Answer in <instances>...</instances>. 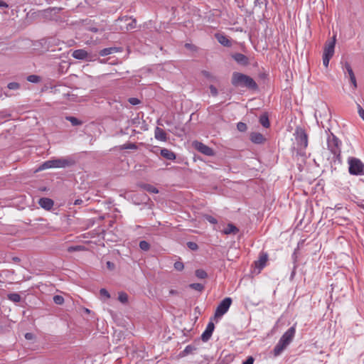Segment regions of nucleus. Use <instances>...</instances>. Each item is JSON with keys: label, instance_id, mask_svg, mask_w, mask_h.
<instances>
[{"label": "nucleus", "instance_id": "51", "mask_svg": "<svg viewBox=\"0 0 364 364\" xmlns=\"http://www.w3.org/2000/svg\"><path fill=\"white\" fill-rule=\"evenodd\" d=\"M193 349V347L191 346H187L184 350L185 352H186L187 353L191 352Z\"/></svg>", "mask_w": 364, "mask_h": 364}, {"label": "nucleus", "instance_id": "54", "mask_svg": "<svg viewBox=\"0 0 364 364\" xmlns=\"http://www.w3.org/2000/svg\"><path fill=\"white\" fill-rule=\"evenodd\" d=\"M169 294H177V291L171 289V290H170Z\"/></svg>", "mask_w": 364, "mask_h": 364}, {"label": "nucleus", "instance_id": "53", "mask_svg": "<svg viewBox=\"0 0 364 364\" xmlns=\"http://www.w3.org/2000/svg\"><path fill=\"white\" fill-rule=\"evenodd\" d=\"M107 267H109V268H110L111 267L114 266L113 263H112L111 262H107Z\"/></svg>", "mask_w": 364, "mask_h": 364}, {"label": "nucleus", "instance_id": "6", "mask_svg": "<svg viewBox=\"0 0 364 364\" xmlns=\"http://www.w3.org/2000/svg\"><path fill=\"white\" fill-rule=\"evenodd\" d=\"M232 304V299L230 297L225 298L217 306L215 317L220 318L226 314Z\"/></svg>", "mask_w": 364, "mask_h": 364}, {"label": "nucleus", "instance_id": "36", "mask_svg": "<svg viewBox=\"0 0 364 364\" xmlns=\"http://www.w3.org/2000/svg\"><path fill=\"white\" fill-rule=\"evenodd\" d=\"M186 245L190 250L193 251H196L198 249V245L194 242H188Z\"/></svg>", "mask_w": 364, "mask_h": 364}, {"label": "nucleus", "instance_id": "2", "mask_svg": "<svg viewBox=\"0 0 364 364\" xmlns=\"http://www.w3.org/2000/svg\"><path fill=\"white\" fill-rule=\"evenodd\" d=\"M232 84L235 87H245L252 90L257 88V85L253 78L240 73H233Z\"/></svg>", "mask_w": 364, "mask_h": 364}, {"label": "nucleus", "instance_id": "48", "mask_svg": "<svg viewBox=\"0 0 364 364\" xmlns=\"http://www.w3.org/2000/svg\"><path fill=\"white\" fill-rule=\"evenodd\" d=\"M254 358L251 356L248 357L246 360L243 362L242 364H253Z\"/></svg>", "mask_w": 364, "mask_h": 364}, {"label": "nucleus", "instance_id": "52", "mask_svg": "<svg viewBox=\"0 0 364 364\" xmlns=\"http://www.w3.org/2000/svg\"><path fill=\"white\" fill-rule=\"evenodd\" d=\"M82 202H83V201H82V200H81V199H77V200H75V201L74 204H75V205H80V204H81Z\"/></svg>", "mask_w": 364, "mask_h": 364}, {"label": "nucleus", "instance_id": "9", "mask_svg": "<svg viewBox=\"0 0 364 364\" xmlns=\"http://www.w3.org/2000/svg\"><path fill=\"white\" fill-rule=\"evenodd\" d=\"M336 41V35L333 36V38L331 41H328L326 43L324 47L323 55L325 56L333 57L334 54L335 45Z\"/></svg>", "mask_w": 364, "mask_h": 364}, {"label": "nucleus", "instance_id": "7", "mask_svg": "<svg viewBox=\"0 0 364 364\" xmlns=\"http://www.w3.org/2000/svg\"><path fill=\"white\" fill-rule=\"evenodd\" d=\"M193 146L194 148L198 151L199 152L203 154L205 156H214L215 153L213 149L208 146L207 145L203 144L200 141H194L193 142Z\"/></svg>", "mask_w": 364, "mask_h": 364}, {"label": "nucleus", "instance_id": "16", "mask_svg": "<svg viewBox=\"0 0 364 364\" xmlns=\"http://www.w3.org/2000/svg\"><path fill=\"white\" fill-rule=\"evenodd\" d=\"M250 140L255 144H259L265 141V138L259 132H252L250 134Z\"/></svg>", "mask_w": 364, "mask_h": 364}, {"label": "nucleus", "instance_id": "32", "mask_svg": "<svg viewBox=\"0 0 364 364\" xmlns=\"http://www.w3.org/2000/svg\"><path fill=\"white\" fill-rule=\"evenodd\" d=\"M344 68L346 70V71H347V73H348V74L349 75V77H353V75H355L350 65L348 62H346L345 63Z\"/></svg>", "mask_w": 364, "mask_h": 364}, {"label": "nucleus", "instance_id": "20", "mask_svg": "<svg viewBox=\"0 0 364 364\" xmlns=\"http://www.w3.org/2000/svg\"><path fill=\"white\" fill-rule=\"evenodd\" d=\"M119 51H120V49L119 48L109 47V48H106L101 50L99 53H100V55H101V56H106V55H110L112 53L119 52Z\"/></svg>", "mask_w": 364, "mask_h": 364}, {"label": "nucleus", "instance_id": "4", "mask_svg": "<svg viewBox=\"0 0 364 364\" xmlns=\"http://www.w3.org/2000/svg\"><path fill=\"white\" fill-rule=\"evenodd\" d=\"M328 149L335 156H339L341 154V141L333 133H330L327 138Z\"/></svg>", "mask_w": 364, "mask_h": 364}, {"label": "nucleus", "instance_id": "46", "mask_svg": "<svg viewBox=\"0 0 364 364\" xmlns=\"http://www.w3.org/2000/svg\"><path fill=\"white\" fill-rule=\"evenodd\" d=\"M25 338L26 340H33L35 338V336L32 333H26L25 334Z\"/></svg>", "mask_w": 364, "mask_h": 364}, {"label": "nucleus", "instance_id": "23", "mask_svg": "<svg viewBox=\"0 0 364 364\" xmlns=\"http://www.w3.org/2000/svg\"><path fill=\"white\" fill-rule=\"evenodd\" d=\"M259 123L264 127L268 128L270 125L268 116L263 114L259 117Z\"/></svg>", "mask_w": 364, "mask_h": 364}, {"label": "nucleus", "instance_id": "31", "mask_svg": "<svg viewBox=\"0 0 364 364\" xmlns=\"http://www.w3.org/2000/svg\"><path fill=\"white\" fill-rule=\"evenodd\" d=\"M137 146L134 143H127L121 146V149H136Z\"/></svg>", "mask_w": 364, "mask_h": 364}, {"label": "nucleus", "instance_id": "5", "mask_svg": "<svg viewBox=\"0 0 364 364\" xmlns=\"http://www.w3.org/2000/svg\"><path fill=\"white\" fill-rule=\"evenodd\" d=\"M294 135L299 149H305L308 146V136L304 129L301 127H297L295 130Z\"/></svg>", "mask_w": 364, "mask_h": 364}, {"label": "nucleus", "instance_id": "50", "mask_svg": "<svg viewBox=\"0 0 364 364\" xmlns=\"http://www.w3.org/2000/svg\"><path fill=\"white\" fill-rule=\"evenodd\" d=\"M8 4L2 0H0V8H7Z\"/></svg>", "mask_w": 364, "mask_h": 364}, {"label": "nucleus", "instance_id": "57", "mask_svg": "<svg viewBox=\"0 0 364 364\" xmlns=\"http://www.w3.org/2000/svg\"><path fill=\"white\" fill-rule=\"evenodd\" d=\"M361 207H362L363 210H364V205H363Z\"/></svg>", "mask_w": 364, "mask_h": 364}, {"label": "nucleus", "instance_id": "44", "mask_svg": "<svg viewBox=\"0 0 364 364\" xmlns=\"http://www.w3.org/2000/svg\"><path fill=\"white\" fill-rule=\"evenodd\" d=\"M357 106L358 114L364 120V109L359 104H358Z\"/></svg>", "mask_w": 364, "mask_h": 364}, {"label": "nucleus", "instance_id": "42", "mask_svg": "<svg viewBox=\"0 0 364 364\" xmlns=\"http://www.w3.org/2000/svg\"><path fill=\"white\" fill-rule=\"evenodd\" d=\"M331 58V57L325 56L323 55V64L326 68H327L328 66L329 61H330Z\"/></svg>", "mask_w": 364, "mask_h": 364}, {"label": "nucleus", "instance_id": "47", "mask_svg": "<svg viewBox=\"0 0 364 364\" xmlns=\"http://www.w3.org/2000/svg\"><path fill=\"white\" fill-rule=\"evenodd\" d=\"M350 81L352 83V85H353L354 89H355L357 87V82H356L355 76L353 75V77H350Z\"/></svg>", "mask_w": 364, "mask_h": 364}, {"label": "nucleus", "instance_id": "25", "mask_svg": "<svg viewBox=\"0 0 364 364\" xmlns=\"http://www.w3.org/2000/svg\"><path fill=\"white\" fill-rule=\"evenodd\" d=\"M118 300L122 303V304H126L127 303L128 301V295L127 293L125 292H119V295H118Z\"/></svg>", "mask_w": 364, "mask_h": 364}, {"label": "nucleus", "instance_id": "56", "mask_svg": "<svg viewBox=\"0 0 364 364\" xmlns=\"http://www.w3.org/2000/svg\"><path fill=\"white\" fill-rule=\"evenodd\" d=\"M260 0H255V5L257 6V4H259L260 2H259Z\"/></svg>", "mask_w": 364, "mask_h": 364}, {"label": "nucleus", "instance_id": "41", "mask_svg": "<svg viewBox=\"0 0 364 364\" xmlns=\"http://www.w3.org/2000/svg\"><path fill=\"white\" fill-rule=\"evenodd\" d=\"M100 294L102 296H105L107 299L110 297L109 293L105 289H101L100 291Z\"/></svg>", "mask_w": 364, "mask_h": 364}, {"label": "nucleus", "instance_id": "11", "mask_svg": "<svg viewBox=\"0 0 364 364\" xmlns=\"http://www.w3.org/2000/svg\"><path fill=\"white\" fill-rule=\"evenodd\" d=\"M38 204L42 208L46 210H50L52 209V208L54 205V202L50 198H41L38 200Z\"/></svg>", "mask_w": 364, "mask_h": 364}, {"label": "nucleus", "instance_id": "45", "mask_svg": "<svg viewBox=\"0 0 364 364\" xmlns=\"http://www.w3.org/2000/svg\"><path fill=\"white\" fill-rule=\"evenodd\" d=\"M210 91L213 96H217L218 94V90L214 85L210 86Z\"/></svg>", "mask_w": 364, "mask_h": 364}, {"label": "nucleus", "instance_id": "22", "mask_svg": "<svg viewBox=\"0 0 364 364\" xmlns=\"http://www.w3.org/2000/svg\"><path fill=\"white\" fill-rule=\"evenodd\" d=\"M141 187L146 191L147 192L152 193H158L159 190L154 187L152 185L148 184V183H144L141 185Z\"/></svg>", "mask_w": 364, "mask_h": 364}, {"label": "nucleus", "instance_id": "24", "mask_svg": "<svg viewBox=\"0 0 364 364\" xmlns=\"http://www.w3.org/2000/svg\"><path fill=\"white\" fill-rule=\"evenodd\" d=\"M8 299L15 303H18L21 301V296L17 293H11L7 296Z\"/></svg>", "mask_w": 364, "mask_h": 364}, {"label": "nucleus", "instance_id": "10", "mask_svg": "<svg viewBox=\"0 0 364 364\" xmlns=\"http://www.w3.org/2000/svg\"><path fill=\"white\" fill-rule=\"evenodd\" d=\"M215 328V325L213 322H209L206 326L205 330L201 335V339L203 342H207L211 337Z\"/></svg>", "mask_w": 364, "mask_h": 364}, {"label": "nucleus", "instance_id": "8", "mask_svg": "<svg viewBox=\"0 0 364 364\" xmlns=\"http://www.w3.org/2000/svg\"><path fill=\"white\" fill-rule=\"evenodd\" d=\"M296 333V324L290 327L280 338L282 342L287 343L288 346L293 341Z\"/></svg>", "mask_w": 364, "mask_h": 364}, {"label": "nucleus", "instance_id": "15", "mask_svg": "<svg viewBox=\"0 0 364 364\" xmlns=\"http://www.w3.org/2000/svg\"><path fill=\"white\" fill-rule=\"evenodd\" d=\"M267 262V255L262 253L259 255V259L255 262V267L257 268L259 271H260L264 267Z\"/></svg>", "mask_w": 364, "mask_h": 364}, {"label": "nucleus", "instance_id": "38", "mask_svg": "<svg viewBox=\"0 0 364 364\" xmlns=\"http://www.w3.org/2000/svg\"><path fill=\"white\" fill-rule=\"evenodd\" d=\"M20 85L18 82H9L7 85V87L9 90H18L19 88Z\"/></svg>", "mask_w": 364, "mask_h": 364}, {"label": "nucleus", "instance_id": "55", "mask_svg": "<svg viewBox=\"0 0 364 364\" xmlns=\"http://www.w3.org/2000/svg\"><path fill=\"white\" fill-rule=\"evenodd\" d=\"M13 260H14V262H19V261H20V259H19L18 257H14V258H13Z\"/></svg>", "mask_w": 364, "mask_h": 364}, {"label": "nucleus", "instance_id": "49", "mask_svg": "<svg viewBox=\"0 0 364 364\" xmlns=\"http://www.w3.org/2000/svg\"><path fill=\"white\" fill-rule=\"evenodd\" d=\"M202 73H203V75L205 77H207V78L212 79V78L213 77V75H212V74H211L210 72H208V71L203 70V71L202 72Z\"/></svg>", "mask_w": 364, "mask_h": 364}, {"label": "nucleus", "instance_id": "39", "mask_svg": "<svg viewBox=\"0 0 364 364\" xmlns=\"http://www.w3.org/2000/svg\"><path fill=\"white\" fill-rule=\"evenodd\" d=\"M174 268L178 271H182L184 268L183 263L181 262H176L174 263Z\"/></svg>", "mask_w": 364, "mask_h": 364}, {"label": "nucleus", "instance_id": "35", "mask_svg": "<svg viewBox=\"0 0 364 364\" xmlns=\"http://www.w3.org/2000/svg\"><path fill=\"white\" fill-rule=\"evenodd\" d=\"M237 129L240 132H245L247 130V124L245 123L238 122L237 124Z\"/></svg>", "mask_w": 364, "mask_h": 364}, {"label": "nucleus", "instance_id": "27", "mask_svg": "<svg viewBox=\"0 0 364 364\" xmlns=\"http://www.w3.org/2000/svg\"><path fill=\"white\" fill-rule=\"evenodd\" d=\"M190 288L196 290L198 291H202L204 289V286L200 283H193L189 285Z\"/></svg>", "mask_w": 364, "mask_h": 364}, {"label": "nucleus", "instance_id": "1", "mask_svg": "<svg viewBox=\"0 0 364 364\" xmlns=\"http://www.w3.org/2000/svg\"><path fill=\"white\" fill-rule=\"evenodd\" d=\"M75 161L72 157L52 159L43 162L37 169L42 171L52 168H66L73 166Z\"/></svg>", "mask_w": 364, "mask_h": 364}, {"label": "nucleus", "instance_id": "43", "mask_svg": "<svg viewBox=\"0 0 364 364\" xmlns=\"http://www.w3.org/2000/svg\"><path fill=\"white\" fill-rule=\"evenodd\" d=\"M136 21L135 19H133L130 23H129L127 26V29L130 30L133 29L136 27Z\"/></svg>", "mask_w": 364, "mask_h": 364}, {"label": "nucleus", "instance_id": "13", "mask_svg": "<svg viewBox=\"0 0 364 364\" xmlns=\"http://www.w3.org/2000/svg\"><path fill=\"white\" fill-rule=\"evenodd\" d=\"M232 57L240 65H247L249 63L247 57L242 53H235Z\"/></svg>", "mask_w": 364, "mask_h": 364}, {"label": "nucleus", "instance_id": "33", "mask_svg": "<svg viewBox=\"0 0 364 364\" xmlns=\"http://www.w3.org/2000/svg\"><path fill=\"white\" fill-rule=\"evenodd\" d=\"M53 301L55 304L61 305L64 303V298L60 295H55L53 296Z\"/></svg>", "mask_w": 364, "mask_h": 364}, {"label": "nucleus", "instance_id": "37", "mask_svg": "<svg viewBox=\"0 0 364 364\" xmlns=\"http://www.w3.org/2000/svg\"><path fill=\"white\" fill-rule=\"evenodd\" d=\"M83 249L82 246L80 245H76V246H70L68 248V251L69 252H73L75 251H80Z\"/></svg>", "mask_w": 364, "mask_h": 364}, {"label": "nucleus", "instance_id": "3", "mask_svg": "<svg viewBox=\"0 0 364 364\" xmlns=\"http://www.w3.org/2000/svg\"><path fill=\"white\" fill-rule=\"evenodd\" d=\"M348 163L349 165L348 171L350 174L354 176L364 175V164L359 159L349 157Z\"/></svg>", "mask_w": 364, "mask_h": 364}, {"label": "nucleus", "instance_id": "30", "mask_svg": "<svg viewBox=\"0 0 364 364\" xmlns=\"http://www.w3.org/2000/svg\"><path fill=\"white\" fill-rule=\"evenodd\" d=\"M195 274L196 276L199 279H205L208 277L206 272L201 269H197Z\"/></svg>", "mask_w": 364, "mask_h": 364}, {"label": "nucleus", "instance_id": "28", "mask_svg": "<svg viewBox=\"0 0 364 364\" xmlns=\"http://www.w3.org/2000/svg\"><path fill=\"white\" fill-rule=\"evenodd\" d=\"M66 119L69 121L73 126H77L82 124L81 121L74 117H67Z\"/></svg>", "mask_w": 364, "mask_h": 364}, {"label": "nucleus", "instance_id": "26", "mask_svg": "<svg viewBox=\"0 0 364 364\" xmlns=\"http://www.w3.org/2000/svg\"><path fill=\"white\" fill-rule=\"evenodd\" d=\"M27 80L30 82L38 83L41 81V77L36 75H30L27 77Z\"/></svg>", "mask_w": 364, "mask_h": 364}, {"label": "nucleus", "instance_id": "21", "mask_svg": "<svg viewBox=\"0 0 364 364\" xmlns=\"http://www.w3.org/2000/svg\"><path fill=\"white\" fill-rule=\"evenodd\" d=\"M223 233L225 235L237 234L239 229L232 223L228 224L227 227L223 230Z\"/></svg>", "mask_w": 364, "mask_h": 364}, {"label": "nucleus", "instance_id": "40", "mask_svg": "<svg viewBox=\"0 0 364 364\" xmlns=\"http://www.w3.org/2000/svg\"><path fill=\"white\" fill-rule=\"evenodd\" d=\"M128 102L132 105H137L140 103V100L136 97H130Z\"/></svg>", "mask_w": 364, "mask_h": 364}, {"label": "nucleus", "instance_id": "19", "mask_svg": "<svg viewBox=\"0 0 364 364\" xmlns=\"http://www.w3.org/2000/svg\"><path fill=\"white\" fill-rule=\"evenodd\" d=\"M161 155L167 160L173 161L176 159V154L168 149H161Z\"/></svg>", "mask_w": 364, "mask_h": 364}, {"label": "nucleus", "instance_id": "12", "mask_svg": "<svg viewBox=\"0 0 364 364\" xmlns=\"http://www.w3.org/2000/svg\"><path fill=\"white\" fill-rule=\"evenodd\" d=\"M288 345L284 342H282L281 340H279L277 345L274 346L273 349V354L274 357H277L282 354V353L287 348Z\"/></svg>", "mask_w": 364, "mask_h": 364}, {"label": "nucleus", "instance_id": "17", "mask_svg": "<svg viewBox=\"0 0 364 364\" xmlns=\"http://www.w3.org/2000/svg\"><path fill=\"white\" fill-rule=\"evenodd\" d=\"M72 56L77 60H85L88 57V53L83 49H78L73 51Z\"/></svg>", "mask_w": 364, "mask_h": 364}, {"label": "nucleus", "instance_id": "18", "mask_svg": "<svg viewBox=\"0 0 364 364\" xmlns=\"http://www.w3.org/2000/svg\"><path fill=\"white\" fill-rule=\"evenodd\" d=\"M215 38L218 40V41L221 45L226 46V47L231 46L230 41L225 35H223L220 33H217V34H215Z\"/></svg>", "mask_w": 364, "mask_h": 364}, {"label": "nucleus", "instance_id": "14", "mask_svg": "<svg viewBox=\"0 0 364 364\" xmlns=\"http://www.w3.org/2000/svg\"><path fill=\"white\" fill-rule=\"evenodd\" d=\"M154 137L156 139L161 141H166L167 140L166 133L164 132V129L158 127H156L154 130Z\"/></svg>", "mask_w": 364, "mask_h": 364}, {"label": "nucleus", "instance_id": "34", "mask_svg": "<svg viewBox=\"0 0 364 364\" xmlns=\"http://www.w3.org/2000/svg\"><path fill=\"white\" fill-rule=\"evenodd\" d=\"M204 218H205V220H207L208 222H209L211 224H217L218 223L217 219L215 218L214 217H213L212 215H206L204 216Z\"/></svg>", "mask_w": 364, "mask_h": 364}, {"label": "nucleus", "instance_id": "29", "mask_svg": "<svg viewBox=\"0 0 364 364\" xmlns=\"http://www.w3.org/2000/svg\"><path fill=\"white\" fill-rule=\"evenodd\" d=\"M139 245L140 249L143 251H148L150 249L149 243L145 240L140 241Z\"/></svg>", "mask_w": 364, "mask_h": 364}]
</instances>
